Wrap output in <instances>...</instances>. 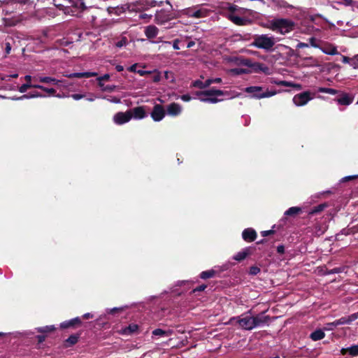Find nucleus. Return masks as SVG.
Returning <instances> with one entry per match:
<instances>
[{"mask_svg":"<svg viewBox=\"0 0 358 358\" xmlns=\"http://www.w3.org/2000/svg\"><path fill=\"white\" fill-rule=\"evenodd\" d=\"M294 22L289 19L276 18L271 21V29L282 34H287L294 30Z\"/></svg>","mask_w":358,"mask_h":358,"instance_id":"f257e3e1","label":"nucleus"},{"mask_svg":"<svg viewBox=\"0 0 358 358\" xmlns=\"http://www.w3.org/2000/svg\"><path fill=\"white\" fill-rule=\"evenodd\" d=\"M275 45V39L267 34L255 35L251 45L266 50H271Z\"/></svg>","mask_w":358,"mask_h":358,"instance_id":"f03ea898","label":"nucleus"},{"mask_svg":"<svg viewBox=\"0 0 358 358\" xmlns=\"http://www.w3.org/2000/svg\"><path fill=\"white\" fill-rule=\"evenodd\" d=\"M264 87L262 86H250L245 88L244 91L246 93L252 94L251 97L257 99H261L263 98H268L276 94V91H270L266 90V92H263Z\"/></svg>","mask_w":358,"mask_h":358,"instance_id":"7ed1b4c3","label":"nucleus"},{"mask_svg":"<svg viewBox=\"0 0 358 358\" xmlns=\"http://www.w3.org/2000/svg\"><path fill=\"white\" fill-rule=\"evenodd\" d=\"M177 18V15L171 10L161 9L155 14V21L157 24L162 25L166 22Z\"/></svg>","mask_w":358,"mask_h":358,"instance_id":"20e7f679","label":"nucleus"},{"mask_svg":"<svg viewBox=\"0 0 358 358\" xmlns=\"http://www.w3.org/2000/svg\"><path fill=\"white\" fill-rule=\"evenodd\" d=\"M314 96L315 93H311L310 91H305L296 94L293 98V102L297 106H302L312 100Z\"/></svg>","mask_w":358,"mask_h":358,"instance_id":"39448f33","label":"nucleus"},{"mask_svg":"<svg viewBox=\"0 0 358 358\" xmlns=\"http://www.w3.org/2000/svg\"><path fill=\"white\" fill-rule=\"evenodd\" d=\"M353 100L354 96L352 94L341 91L338 96L334 99V101L341 106H349L353 102Z\"/></svg>","mask_w":358,"mask_h":358,"instance_id":"423d86ee","label":"nucleus"},{"mask_svg":"<svg viewBox=\"0 0 358 358\" xmlns=\"http://www.w3.org/2000/svg\"><path fill=\"white\" fill-rule=\"evenodd\" d=\"M132 118V114L128 110L126 112H118L113 117V121L115 124L121 125L127 123Z\"/></svg>","mask_w":358,"mask_h":358,"instance_id":"0eeeda50","label":"nucleus"},{"mask_svg":"<svg viewBox=\"0 0 358 358\" xmlns=\"http://www.w3.org/2000/svg\"><path fill=\"white\" fill-rule=\"evenodd\" d=\"M165 116V110L160 104H155L151 112V117L155 122L161 121Z\"/></svg>","mask_w":358,"mask_h":358,"instance_id":"6e6552de","label":"nucleus"},{"mask_svg":"<svg viewBox=\"0 0 358 358\" xmlns=\"http://www.w3.org/2000/svg\"><path fill=\"white\" fill-rule=\"evenodd\" d=\"M239 325L244 329L251 330L255 328L253 317L246 315L242 318H237Z\"/></svg>","mask_w":358,"mask_h":358,"instance_id":"1a4fd4ad","label":"nucleus"},{"mask_svg":"<svg viewBox=\"0 0 358 358\" xmlns=\"http://www.w3.org/2000/svg\"><path fill=\"white\" fill-rule=\"evenodd\" d=\"M221 271L217 268H212L210 270L202 271L199 277L203 280H206L209 278H220L221 276Z\"/></svg>","mask_w":358,"mask_h":358,"instance_id":"9d476101","label":"nucleus"},{"mask_svg":"<svg viewBox=\"0 0 358 358\" xmlns=\"http://www.w3.org/2000/svg\"><path fill=\"white\" fill-rule=\"evenodd\" d=\"M227 92L222 91L221 90H217L215 88H211L210 90L199 91L196 92L197 96H223L227 94Z\"/></svg>","mask_w":358,"mask_h":358,"instance_id":"9b49d317","label":"nucleus"},{"mask_svg":"<svg viewBox=\"0 0 358 358\" xmlns=\"http://www.w3.org/2000/svg\"><path fill=\"white\" fill-rule=\"evenodd\" d=\"M256 231L252 228L245 229L242 232V238L245 242H252L257 238Z\"/></svg>","mask_w":358,"mask_h":358,"instance_id":"f8f14e48","label":"nucleus"},{"mask_svg":"<svg viewBox=\"0 0 358 358\" xmlns=\"http://www.w3.org/2000/svg\"><path fill=\"white\" fill-rule=\"evenodd\" d=\"M197 8L195 9L194 11V16L193 18H203L210 16V13H212V10L204 7V6H196Z\"/></svg>","mask_w":358,"mask_h":358,"instance_id":"ddd939ff","label":"nucleus"},{"mask_svg":"<svg viewBox=\"0 0 358 358\" xmlns=\"http://www.w3.org/2000/svg\"><path fill=\"white\" fill-rule=\"evenodd\" d=\"M129 111L132 114V117L136 120H141L147 116L143 106H137L132 109H129Z\"/></svg>","mask_w":358,"mask_h":358,"instance_id":"4468645a","label":"nucleus"},{"mask_svg":"<svg viewBox=\"0 0 358 358\" xmlns=\"http://www.w3.org/2000/svg\"><path fill=\"white\" fill-rule=\"evenodd\" d=\"M166 111L169 115L177 116L181 113L182 107L179 103L173 102L168 105Z\"/></svg>","mask_w":358,"mask_h":358,"instance_id":"2eb2a0df","label":"nucleus"},{"mask_svg":"<svg viewBox=\"0 0 358 358\" xmlns=\"http://www.w3.org/2000/svg\"><path fill=\"white\" fill-rule=\"evenodd\" d=\"M358 318V313H353L348 317H343L336 320V325L350 324Z\"/></svg>","mask_w":358,"mask_h":358,"instance_id":"dca6fc26","label":"nucleus"},{"mask_svg":"<svg viewBox=\"0 0 358 358\" xmlns=\"http://www.w3.org/2000/svg\"><path fill=\"white\" fill-rule=\"evenodd\" d=\"M253 319L255 320V328L257 327H262L264 325H266L268 323L269 317L268 316L264 315V313H261L255 317H253Z\"/></svg>","mask_w":358,"mask_h":358,"instance_id":"f3484780","label":"nucleus"},{"mask_svg":"<svg viewBox=\"0 0 358 358\" xmlns=\"http://www.w3.org/2000/svg\"><path fill=\"white\" fill-rule=\"evenodd\" d=\"M144 33L148 39L152 40L158 35L159 29L155 25H148L145 28Z\"/></svg>","mask_w":358,"mask_h":358,"instance_id":"a211bd4d","label":"nucleus"},{"mask_svg":"<svg viewBox=\"0 0 358 358\" xmlns=\"http://www.w3.org/2000/svg\"><path fill=\"white\" fill-rule=\"evenodd\" d=\"M194 282L189 281H182L179 285L180 286L184 285L185 289H192V291H204L207 288L206 284H201L197 287H194Z\"/></svg>","mask_w":358,"mask_h":358,"instance_id":"6ab92c4d","label":"nucleus"},{"mask_svg":"<svg viewBox=\"0 0 358 358\" xmlns=\"http://www.w3.org/2000/svg\"><path fill=\"white\" fill-rule=\"evenodd\" d=\"M98 73L96 72H83V73H73L70 74L66 75V76L69 78H91L97 76Z\"/></svg>","mask_w":358,"mask_h":358,"instance_id":"aec40b11","label":"nucleus"},{"mask_svg":"<svg viewBox=\"0 0 358 358\" xmlns=\"http://www.w3.org/2000/svg\"><path fill=\"white\" fill-rule=\"evenodd\" d=\"M81 324V319L78 317L73 318L69 320L64 321L60 324L62 329H66L73 327L75 325H80Z\"/></svg>","mask_w":358,"mask_h":358,"instance_id":"412c9836","label":"nucleus"},{"mask_svg":"<svg viewBox=\"0 0 358 358\" xmlns=\"http://www.w3.org/2000/svg\"><path fill=\"white\" fill-rule=\"evenodd\" d=\"M31 79H32V77L29 75H27L24 76V80H26V83H24V84L22 85L18 90L21 93H24L25 92H27V90L29 88H34V86L36 85L35 84H31Z\"/></svg>","mask_w":358,"mask_h":358,"instance_id":"4be33fe9","label":"nucleus"},{"mask_svg":"<svg viewBox=\"0 0 358 358\" xmlns=\"http://www.w3.org/2000/svg\"><path fill=\"white\" fill-rule=\"evenodd\" d=\"M228 19L230 20L233 23L238 26H243L246 24L248 21L245 18L235 15L234 14H229Z\"/></svg>","mask_w":358,"mask_h":358,"instance_id":"5701e85b","label":"nucleus"},{"mask_svg":"<svg viewBox=\"0 0 358 358\" xmlns=\"http://www.w3.org/2000/svg\"><path fill=\"white\" fill-rule=\"evenodd\" d=\"M341 353L343 355L349 354L350 355L355 357L358 355V345H355L349 348H342Z\"/></svg>","mask_w":358,"mask_h":358,"instance_id":"b1692460","label":"nucleus"},{"mask_svg":"<svg viewBox=\"0 0 358 358\" xmlns=\"http://www.w3.org/2000/svg\"><path fill=\"white\" fill-rule=\"evenodd\" d=\"M138 326L136 324H131L128 327L122 329L121 334L124 335H131L138 331Z\"/></svg>","mask_w":358,"mask_h":358,"instance_id":"393cba45","label":"nucleus"},{"mask_svg":"<svg viewBox=\"0 0 358 358\" xmlns=\"http://www.w3.org/2000/svg\"><path fill=\"white\" fill-rule=\"evenodd\" d=\"M69 2L73 7L78 9L81 12L87 8L84 0H69Z\"/></svg>","mask_w":358,"mask_h":358,"instance_id":"a878e982","label":"nucleus"},{"mask_svg":"<svg viewBox=\"0 0 358 358\" xmlns=\"http://www.w3.org/2000/svg\"><path fill=\"white\" fill-rule=\"evenodd\" d=\"M250 254V248H246L243 251L238 252L234 257V259L238 262H241L246 258L248 255Z\"/></svg>","mask_w":358,"mask_h":358,"instance_id":"bb28decb","label":"nucleus"},{"mask_svg":"<svg viewBox=\"0 0 358 358\" xmlns=\"http://www.w3.org/2000/svg\"><path fill=\"white\" fill-rule=\"evenodd\" d=\"M271 3L277 8H291L292 6L289 4L285 0H271Z\"/></svg>","mask_w":358,"mask_h":358,"instance_id":"cd10ccee","label":"nucleus"},{"mask_svg":"<svg viewBox=\"0 0 358 358\" xmlns=\"http://www.w3.org/2000/svg\"><path fill=\"white\" fill-rule=\"evenodd\" d=\"M37 97H45V95L41 94L40 92H36L34 93H29L24 94L20 97L13 98V100H22L24 99L37 98Z\"/></svg>","mask_w":358,"mask_h":358,"instance_id":"c85d7f7f","label":"nucleus"},{"mask_svg":"<svg viewBox=\"0 0 358 358\" xmlns=\"http://www.w3.org/2000/svg\"><path fill=\"white\" fill-rule=\"evenodd\" d=\"M152 334L157 336L168 337L173 334V331L171 329L164 331L161 329H156L152 331Z\"/></svg>","mask_w":358,"mask_h":358,"instance_id":"c756f323","label":"nucleus"},{"mask_svg":"<svg viewBox=\"0 0 358 358\" xmlns=\"http://www.w3.org/2000/svg\"><path fill=\"white\" fill-rule=\"evenodd\" d=\"M302 212V209L298 206H294L288 208L285 213V215L287 216L294 217L295 215L299 214Z\"/></svg>","mask_w":358,"mask_h":358,"instance_id":"7c9ffc66","label":"nucleus"},{"mask_svg":"<svg viewBox=\"0 0 358 358\" xmlns=\"http://www.w3.org/2000/svg\"><path fill=\"white\" fill-rule=\"evenodd\" d=\"M325 336V334L324 332L321 330V329H317V330H315V331H313L311 334H310V338L313 340V341H319V340H321Z\"/></svg>","mask_w":358,"mask_h":358,"instance_id":"2f4dec72","label":"nucleus"},{"mask_svg":"<svg viewBox=\"0 0 358 358\" xmlns=\"http://www.w3.org/2000/svg\"><path fill=\"white\" fill-rule=\"evenodd\" d=\"M38 81L40 83H53L54 85H59V83L61 82L60 80H57L55 78L48 77V76L40 77L38 78Z\"/></svg>","mask_w":358,"mask_h":358,"instance_id":"473e14b6","label":"nucleus"},{"mask_svg":"<svg viewBox=\"0 0 358 358\" xmlns=\"http://www.w3.org/2000/svg\"><path fill=\"white\" fill-rule=\"evenodd\" d=\"M322 50V52L327 55H335L338 54L336 47L331 45L324 47Z\"/></svg>","mask_w":358,"mask_h":358,"instance_id":"72a5a7b5","label":"nucleus"},{"mask_svg":"<svg viewBox=\"0 0 358 358\" xmlns=\"http://www.w3.org/2000/svg\"><path fill=\"white\" fill-rule=\"evenodd\" d=\"M327 207V204L326 203H321L316 206H314L310 211L309 212L310 215H314L319 213L324 210L325 208Z\"/></svg>","mask_w":358,"mask_h":358,"instance_id":"f704fd0d","label":"nucleus"},{"mask_svg":"<svg viewBox=\"0 0 358 358\" xmlns=\"http://www.w3.org/2000/svg\"><path fill=\"white\" fill-rule=\"evenodd\" d=\"M273 83L275 84H276L278 85H280V86L294 87H297L299 89L301 88V85H300L293 84L292 83L288 82V81H286V80L274 81Z\"/></svg>","mask_w":358,"mask_h":358,"instance_id":"c9c22d12","label":"nucleus"},{"mask_svg":"<svg viewBox=\"0 0 358 358\" xmlns=\"http://www.w3.org/2000/svg\"><path fill=\"white\" fill-rule=\"evenodd\" d=\"M197 8V6H193V7H189V8H185L183 10H182V15L188 17H193L194 16V11L195 10V9Z\"/></svg>","mask_w":358,"mask_h":358,"instance_id":"e433bc0d","label":"nucleus"},{"mask_svg":"<svg viewBox=\"0 0 358 358\" xmlns=\"http://www.w3.org/2000/svg\"><path fill=\"white\" fill-rule=\"evenodd\" d=\"M344 267H336L332 269L326 268L324 271L325 275H330V274H334V273H340L344 271Z\"/></svg>","mask_w":358,"mask_h":358,"instance_id":"4c0bfd02","label":"nucleus"},{"mask_svg":"<svg viewBox=\"0 0 358 358\" xmlns=\"http://www.w3.org/2000/svg\"><path fill=\"white\" fill-rule=\"evenodd\" d=\"M99 86L101 88V90L103 92H112L115 91V90L116 89V86L114 85H104V84L102 83H99Z\"/></svg>","mask_w":358,"mask_h":358,"instance_id":"58836bf2","label":"nucleus"},{"mask_svg":"<svg viewBox=\"0 0 358 358\" xmlns=\"http://www.w3.org/2000/svg\"><path fill=\"white\" fill-rule=\"evenodd\" d=\"M34 88L40 89L45 92L48 93L50 95H55L56 93V90L54 88H48V87H44L43 85H34Z\"/></svg>","mask_w":358,"mask_h":358,"instance_id":"ea45409f","label":"nucleus"},{"mask_svg":"<svg viewBox=\"0 0 358 358\" xmlns=\"http://www.w3.org/2000/svg\"><path fill=\"white\" fill-rule=\"evenodd\" d=\"M53 4L55 7H57L59 10H63L64 12V13H66V14L69 13L70 10H71V8L69 6H64L62 4L57 3L56 0H53Z\"/></svg>","mask_w":358,"mask_h":358,"instance_id":"a19ab883","label":"nucleus"},{"mask_svg":"<svg viewBox=\"0 0 358 358\" xmlns=\"http://www.w3.org/2000/svg\"><path fill=\"white\" fill-rule=\"evenodd\" d=\"M55 329V327L54 325L45 326V327H39L37 329L38 331L41 332V333L50 332V331H54Z\"/></svg>","mask_w":358,"mask_h":358,"instance_id":"79ce46f5","label":"nucleus"},{"mask_svg":"<svg viewBox=\"0 0 358 358\" xmlns=\"http://www.w3.org/2000/svg\"><path fill=\"white\" fill-rule=\"evenodd\" d=\"M192 85L194 87H197V88H199V89H205V88H207V87L206 86V82H202L201 80H194Z\"/></svg>","mask_w":358,"mask_h":358,"instance_id":"37998d69","label":"nucleus"},{"mask_svg":"<svg viewBox=\"0 0 358 358\" xmlns=\"http://www.w3.org/2000/svg\"><path fill=\"white\" fill-rule=\"evenodd\" d=\"M243 64L245 65V66H256L259 69L263 71V64H261V63H259V62H257V63H255L254 64H252L251 63V61L249 60V59H245V62H243Z\"/></svg>","mask_w":358,"mask_h":358,"instance_id":"c03bdc74","label":"nucleus"},{"mask_svg":"<svg viewBox=\"0 0 358 358\" xmlns=\"http://www.w3.org/2000/svg\"><path fill=\"white\" fill-rule=\"evenodd\" d=\"M206 86L208 87L213 83H220L222 82V78H209L206 81Z\"/></svg>","mask_w":358,"mask_h":358,"instance_id":"a18cd8bd","label":"nucleus"},{"mask_svg":"<svg viewBox=\"0 0 358 358\" xmlns=\"http://www.w3.org/2000/svg\"><path fill=\"white\" fill-rule=\"evenodd\" d=\"M200 100L203 102L212 103H215L221 101L216 97H207V98H200Z\"/></svg>","mask_w":358,"mask_h":358,"instance_id":"49530a36","label":"nucleus"},{"mask_svg":"<svg viewBox=\"0 0 358 358\" xmlns=\"http://www.w3.org/2000/svg\"><path fill=\"white\" fill-rule=\"evenodd\" d=\"M152 76H151V79L152 80V82L154 83H158L161 80V74L159 72L157 71V72H155V73H152Z\"/></svg>","mask_w":358,"mask_h":358,"instance_id":"de8ad7c7","label":"nucleus"},{"mask_svg":"<svg viewBox=\"0 0 358 358\" xmlns=\"http://www.w3.org/2000/svg\"><path fill=\"white\" fill-rule=\"evenodd\" d=\"M127 42H128L127 38L126 37H122L120 41H118L115 43V45L117 48H122L123 46H125L127 44Z\"/></svg>","mask_w":358,"mask_h":358,"instance_id":"09e8293b","label":"nucleus"},{"mask_svg":"<svg viewBox=\"0 0 358 358\" xmlns=\"http://www.w3.org/2000/svg\"><path fill=\"white\" fill-rule=\"evenodd\" d=\"M231 71L236 75H241L243 73H247L248 71L247 69L242 68H236L232 69Z\"/></svg>","mask_w":358,"mask_h":358,"instance_id":"8fccbe9b","label":"nucleus"},{"mask_svg":"<svg viewBox=\"0 0 358 358\" xmlns=\"http://www.w3.org/2000/svg\"><path fill=\"white\" fill-rule=\"evenodd\" d=\"M260 272V268L256 266H252L250 268V274L257 275Z\"/></svg>","mask_w":358,"mask_h":358,"instance_id":"3c124183","label":"nucleus"},{"mask_svg":"<svg viewBox=\"0 0 358 358\" xmlns=\"http://www.w3.org/2000/svg\"><path fill=\"white\" fill-rule=\"evenodd\" d=\"M336 327H337V325H336V320H335L333 322H330V323L327 324L326 327H324V330H326V331H331V330H333Z\"/></svg>","mask_w":358,"mask_h":358,"instance_id":"603ef678","label":"nucleus"},{"mask_svg":"<svg viewBox=\"0 0 358 358\" xmlns=\"http://www.w3.org/2000/svg\"><path fill=\"white\" fill-rule=\"evenodd\" d=\"M78 341V337L76 336H71L67 340L66 342L69 343L71 345H73L76 343Z\"/></svg>","mask_w":358,"mask_h":358,"instance_id":"864d4df0","label":"nucleus"},{"mask_svg":"<svg viewBox=\"0 0 358 358\" xmlns=\"http://www.w3.org/2000/svg\"><path fill=\"white\" fill-rule=\"evenodd\" d=\"M238 9V6L236 5H234V4H230L228 7V10L230 11L231 13V14H233L234 13H235L236 11H237Z\"/></svg>","mask_w":358,"mask_h":358,"instance_id":"5fc2aeb1","label":"nucleus"},{"mask_svg":"<svg viewBox=\"0 0 358 358\" xmlns=\"http://www.w3.org/2000/svg\"><path fill=\"white\" fill-rule=\"evenodd\" d=\"M275 233V231L273 229H271V230H267V231H261V235L263 236V237H266L267 236H269V235H271V234H273Z\"/></svg>","mask_w":358,"mask_h":358,"instance_id":"6e6d98bb","label":"nucleus"},{"mask_svg":"<svg viewBox=\"0 0 358 358\" xmlns=\"http://www.w3.org/2000/svg\"><path fill=\"white\" fill-rule=\"evenodd\" d=\"M110 78V75L109 74H104L103 76H100L97 78L98 81H99V83H102L103 80H108Z\"/></svg>","mask_w":358,"mask_h":358,"instance_id":"4d7b16f0","label":"nucleus"},{"mask_svg":"<svg viewBox=\"0 0 358 358\" xmlns=\"http://www.w3.org/2000/svg\"><path fill=\"white\" fill-rule=\"evenodd\" d=\"M137 73H138L141 76H144L146 75H151L152 72L149 71L138 70Z\"/></svg>","mask_w":358,"mask_h":358,"instance_id":"13d9d810","label":"nucleus"},{"mask_svg":"<svg viewBox=\"0 0 358 358\" xmlns=\"http://www.w3.org/2000/svg\"><path fill=\"white\" fill-rule=\"evenodd\" d=\"M179 43H180V40L178 38L175 39L173 41V48L174 50H180Z\"/></svg>","mask_w":358,"mask_h":358,"instance_id":"bf43d9fd","label":"nucleus"},{"mask_svg":"<svg viewBox=\"0 0 358 358\" xmlns=\"http://www.w3.org/2000/svg\"><path fill=\"white\" fill-rule=\"evenodd\" d=\"M277 252L280 255H282L285 253V246L283 245H280L277 247Z\"/></svg>","mask_w":358,"mask_h":358,"instance_id":"052dcab7","label":"nucleus"},{"mask_svg":"<svg viewBox=\"0 0 358 358\" xmlns=\"http://www.w3.org/2000/svg\"><path fill=\"white\" fill-rule=\"evenodd\" d=\"M74 100H80L83 98L85 96L81 94H73L71 96Z\"/></svg>","mask_w":358,"mask_h":358,"instance_id":"680f3d73","label":"nucleus"},{"mask_svg":"<svg viewBox=\"0 0 358 358\" xmlns=\"http://www.w3.org/2000/svg\"><path fill=\"white\" fill-rule=\"evenodd\" d=\"M180 99L184 101H189L192 99V97L189 94H183L180 96Z\"/></svg>","mask_w":358,"mask_h":358,"instance_id":"e2e57ef3","label":"nucleus"},{"mask_svg":"<svg viewBox=\"0 0 358 358\" xmlns=\"http://www.w3.org/2000/svg\"><path fill=\"white\" fill-rule=\"evenodd\" d=\"M309 43L310 44L313 46V47H315V48H317V45L316 43V38H314V37H311L309 38Z\"/></svg>","mask_w":358,"mask_h":358,"instance_id":"0e129e2a","label":"nucleus"},{"mask_svg":"<svg viewBox=\"0 0 358 358\" xmlns=\"http://www.w3.org/2000/svg\"><path fill=\"white\" fill-rule=\"evenodd\" d=\"M328 91H329V88L328 87H318L317 90V92H321V93H327V94H328Z\"/></svg>","mask_w":358,"mask_h":358,"instance_id":"69168bd1","label":"nucleus"},{"mask_svg":"<svg viewBox=\"0 0 358 358\" xmlns=\"http://www.w3.org/2000/svg\"><path fill=\"white\" fill-rule=\"evenodd\" d=\"M341 92V91H338L337 90H335V89H332V88H329V91H328V94H339V93Z\"/></svg>","mask_w":358,"mask_h":358,"instance_id":"338daca9","label":"nucleus"},{"mask_svg":"<svg viewBox=\"0 0 358 358\" xmlns=\"http://www.w3.org/2000/svg\"><path fill=\"white\" fill-rule=\"evenodd\" d=\"M136 67H137V64H134L131 65L128 69V71H130V72H134V73L136 72L137 73Z\"/></svg>","mask_w":358,"mask_h":358,"instance_id":"774afa93","label":"nucleus"}]
</instances>
